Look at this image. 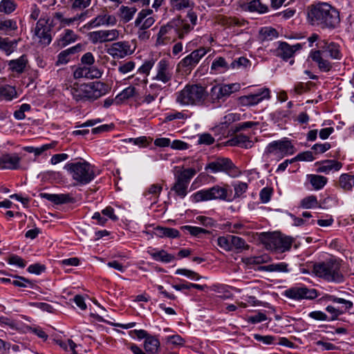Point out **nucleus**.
Listing matches in <instances>:
<instances>
[{"instance_id": "52", "label": "nucleus", "mask_w": 354, "mask_h": 354, "mask_svg": "<svg viewBox=\"0 0 354 354\" xmlns=\"http://www.w3.org/2000/svg\"><path fill=\"white\" fill-rule=\"evenodd\" d=\"M136 89L134 86H129L124 89L118 96L116 99L127 100L136 95Z\"/></svg>"}, {"instance_id": "47", "label": "nucleus", "mask_w": 354, "mask_h": 354, "mask_svg": "<svg viewBox=\"0 0 354 354\" xmlns=\"http://www.w3.org/2000/svg\"><path fill=\"white\" fill-rule=\"evenodd\" d=\"M317 206H318L317 197L313 195L303 198L300 202V207L304 209H310Z\"/></svg>"}, {"instance_id": "27", "label": "nucleus", "mask_w": 354, "mask_h": 354, "mask_svg": "<svg viewBox=\"0 0 354 354\" xmlns=\"http://www.w3.org/2000/svg\"><path fill=\"white\" fill-rule=\"evenodd\" d=\"M17 44V39L10 40L8 37H0V50L8 56L15 50Z\"/></svg>"}, {"instance_id": "56", "label": "nucleus", "mask_w": 354, "mask_h": 354, "mask_svg": "<svg viewBox=\"0 0 354 354\" xmlns=\"http://www.w3.org/2000/svg\"><path fill=\"white\" fill-rule=\"evenodd\" d=\"M91 0H72V10H83L90 5Z\"/></svg>"}, {"instance_id": "57", "label": "nucleus", "mask_w": 354, "mask_h": 354, "mask_svg": "<svg viewBox=\"0 0 354 354\" xmlns=\"http://www.w3.org/2000/svg\"><path fill=\"white\" fill-rule=\"evenodd\" d=\"M182 229L187 230L192 235H193L194 236H198L201 233H204V234L208 233L207 230H206L203 228L199 227H193V226L185 225V226H183Z\"/></svg>"}, {"instance_id": "13", "label": "nucleus", "mask_w": 354, "mask_h": 354, "mask_svg": "<svg viewBox=\"0 0 354 354\" xmlns=\"http://www.w3.org/2000/svg\"><path fill=\"white\" fill-rule=\"evenodd\" d=\"M35 35L39 38V41L44 45H48L52 41L50 26L48 20L40 19L36 25Z\"/></svg>"}, {"instance_id": "43", "label": "nucleus", "mask_w": 354, "mask_h": 354, "mask_svg": "<svg viewBox=\"0 0 354 354\" xmlns=\"http://www.w3.org/2000/svg\"><path fill=\"white\" fill-rule=\"evenodd\" d=\"M171 6L176 10L192 8L194 3L190 0H169Z\"/></svg>"}, {"instance_id": "49", "label": "nucleus", "mask_w": 354, "mask_h": 354, "mask_svg": "<svg viewBox=\"0 0 354 354\" xmlns=\"http://www.w3.org/2000/svg\"><path fill=\"white\" fill-rule=\"evenodd\" d=\"M339 185L341 188L346 191L352 189L353 185L351 184L350 175L343 174L339 176Z\"/></svg>"}, {"instance_id": "10", "label": "nucleus", "mask_w": 354, "mask_h": 354, "mask_svg": "<svg viewBox=\"0 0 354 354\" xmlns=\"http://www.w3.org/2000/svg\"><path fill=\"white\" fill-rule=\"evenodd\" d=\"M285 296L290 299H313L317 297L315 289H308L306 287H292L285 291Z\"/></svg>"}, {"instance_id": "59", "label": "nucleus", "mask_w": 354, "mask_h": 354, "mask_svg": "<svg viewBox=\"0 0 354 354\" xmlns=\"http://www.w3.org/2000/svg\"><path fill=\"white\" fill-rule=\"evenodd\" d=\"M176 274H183L189 278L196 279L197 280L201 278V277L198 273L187 269H178L176 271Z\"/></svg>"}, {"instance_id": "50", "label": "nucleus", "mask_w": 354, "mask_h": 354, "mask_svg": "<svg viewBox=\"0 0 354 354\" xmlns=\"http://www.w3.org/2000/svg\"><path fill=\"white\" fill-rule=\"evenodd\" d=\"M220 100H223V97L221 92L220 84H216L211 88L209 93V100L214 104Z\"/></svg>"}, {"instance_id": "25", "label": "nucleus", "mask_w": 354, "mask_h": 354, "mask_svg": "<svg viewBox=\"0 0 354 354\" xmlns=\"http://www.w3.org/2000/svg\"><path fill=\"white\" fill-rule=\"evenodd\" d=\"M230 146H241L242 147L249 149L253 146V142L250 140L249 138L243 134L236 135L232 139L227 142Z\"/></svg>"}, {"instance_id": "23", "label": "nucleus", "mask_w": 354, "mask_h": 354, "mask_svg": "<svg viewBox=\"0 0 354 354\" xmlns=\"http://www.w3.org/2000/svg\"><path fill=\"white\" fill-rule=\"evenodd\" d=\"M81 49V45L77 44L75 46L66 49L62 51L57 56L56 61V66L63 65L67 64L70 61L71 55L75 54Z\"/></svg>"}, {"instance_id": "22", "label": "nucleus", "mask_w": 354, "mask_h": 354, "mask_svg": "<svg viewBox=\"0 0 354 354\" xmlns=\"http://www.w3.org/2000/svg\"><path fill=\"white\" fill-rule=\"evenodd\" d=\"M310 56L317 64L320 71L328 72L332 68L331 63L324 58L320 50L311 51Z\"/></svg>"}, {"instance_id": "15", "label": "nucleus", "mask_w": 354, "mask_h": 354, "mask_svg": "<svg viewBox=\"0 0 354 354\" xmlns=\"http://www.w3.org/2000/svg\"><path fill=\"white\" fill-rule=\"evenodd\" d=\"M234 167V164L229 158H218L208 163L205 169H209L213 173L225 172L230 174Z\"/></svg>"}, {"instance_id": "60", "label": "nucleus", "mask_w": 354, "mask_h": 354, "mask_svg": "<svg viewBox=\"0 0 354 354\" xmlns=\"http://www.w3.org/2000/svg\"><path fill=\"white\" fill-rule=\"evenodd\" d=\"M234 197H239L245 193L248 189V184L243 182H239L238 184L234 185Z\"/></svg>"}, {"instance_id": "40", "label": "nucleus", "mask_w": 354, "mask_h": 354, "mask_svg": "<svg viewBox=\"0 0 354 354\" xmlns=\"http://www.w3.org/2000/svg\"><path fill=\"white\" fill-rule=\"evenodd\" d=\"M86 15V12H81L80 14L76 15L73 17L71 18H64V15L61 12H55L54 14V18L60 21L62 23H64V25H70L75 21L82 19Z\"/></svg>"}, {"instance_id": "41", "label": "nucleus", "mask_w": 354, "mask_h": 354, "mask_svg": "<svg viewBox=\"0 0 354 354\" xmlns=\"http://www.w3.org/2000/svg\"><path fill=\"white\" fill-rule=\"evenodd\" d=\"M150 255L156 261H160L165 263H169L175 259V257L167 253L164 250L155 252H150Z\"/></svg>"}, {"instance_id": "28", "label": "nucleus", "mask_w": 354, "mask_h": 354, "mask_svg": "<svg viewBox=\"0 0 354 354\" xmlns=\"http://www.w3.org/2000/svg\"><path fill=\"white\" fill-rule=\"evenodd\" d=\"M77 35L71 30H65L64 33L57 41V45L59 48H64L68 44L75 42L77 39Z\"/></svg>"}, {"instance_id": "29", "label": "nucleus", "mask_w": 354, "mask_h": 354, "mask_svg": "<svg viewBox=\"0 0 354 354\" xmlns=\"http://www.w3.org/2000/svg\"><path fill=\"white\" fill-rule=\"evenodd\" d=\"M17 97V93L14 86L5 85L0 86V100L10 101Z\"/></svg>"}, {"instance_id": "48", "label": "nucleus", "mask_w": 354, "mask_h": 354, "mask_svg": "<svg viewBox=\"0 0 354 354\" xmlns=\"http://www.w3.org/2000/svg\"><path fill=\"white\" fill-rule=\"evenodd\" d=\"M17 29V24L16 21L13 19L0 21V30L8 32L10 30H16Z\"/></svg>"}, {"instance_id": "6", "label": "nucleus", "mask_w": 354, "mask_h": 354, "mask_svg": "<svg viewBox=\"0 0 354 354\" xmlns=\"http://www.w3.org/2000/svg\"><path fill=\"white\" fill-rule=\"evenodd\" d=\"M339 269L340 266L338 262L330 261L315 264L313 267V272L316 276L327 281L341 282L343 281V274L340 272Z\"/></svg>"}, {"instance_id": "42", "label": "nucleus", "mask_w": 354, "mask_h": 354, "mask_svg": "<svg viewBox=\"0 0 354 354\" xmlns=\"http://www.w3.org/2000/svg\"><path fill=\"white\" fill-rule=\"evenodd\" d=\"M248 9L251 12L266 13L268 11V7L263 3L261 0H252L248 4Z\"/></svg>"}, {"instance_id": "20", "label": "nucleus", "mask_w": 354, "mask_h": 354, "mask_svg": "<svg viewBox=\"0 0 354 354\" xmlns=\"http://www.w3.org/2000/svg\"><path fill=\"white\" fill-rule=\"evenodd\" d=\"M116 24V19L113 15H107L104 11L98 15L92 21L88 23L86 26L88 28L98 27L100 26L115 25Z\"/></svg>"}, {"instance_id": "12", "label": "nucleus", "mask_w": 354, "mask_h": 354, "mask_svg": "<svg viewBox=\"0 0 354 354\" xmlns=\"http://www.w3.org/2000/svg\"><path fill=\"white\" fill-rule=\"evenodd\" d=\"M88 39L94 44L115 40L119 37L116 29L91 32L88 34Z\"/></svg>"}, {"instance_id": "58", "label": "nucleus", "mask_w": 354, "mask_h": 354, "mask_svg": "<svg viewBox=\"0 0 354 354\" xmlns=\"http://www.w3.org/2000/svg\"><path fill=\"white\" fill-rule=\"evenodd\" d=\"M221 68H223L225 69H227V64L225 62V59L222 57H220L215 59L212 64V69L217 71L220 69Z\"/></svg>"}, {"instance_id": "24", "label": "nucleus", "mask_w": 354, "mask_h": 354, "mask_svg": "<svg viewBox=\"0 0 354 354\" xmlns=\"http://www.w3.org/2000/svg\"><path fill=\"white\" fill-rule=\"evenodd\" d=\"M28 64L26 55H22L18 59L10 60L8 63V68L13 73H22Z\"/></svg>"}, {"instance_id": "63", "label": "nucleus", "mask_w": 354, "mask_h": 354, "mask_svg": "<svg viewBox=\"0 0 354 354\" xmlns=\"http://www.w3.org/2000/svg\"><path fill=\"white\" fill-rule=\"evenodd\" d=\"M8 263L10 264L16 265L21 268L26 266L24 260L17 255H12L8 259Z\"/></svg>"}, {"instance_id": "61", "label": "nucleus", "mask_w": 354, "mask_h": 354, "mask_svg": "<svg viewBox=\"0 0 354 354\" xmlns=\"http://www.w3.org/2000/svg\"><path fill=\"white\" fill-rule=\"evenodd\" d=\"M135 68V63L132 61L127 62L124 64H121L118 67V71L122 74H127Z\"/></svg>"}, {"instance_id": "33", "label": "nucleus", "mask_w": 354, "mask_h": 354, "mask_svg": "<svg viewBox=\"0 0 354 354\" xmlns=\"http://www.w3.org/2000/svg\"><path fill=\"white\" fill-rule=\"evenodd\" d=\"M136 12L135 7L122 6L119 9V17L124 23H127L133 19Z\"/></svg>"}, {"instance_id": "51", "label": "nucleus", "mask_w": 354, "mask_h": 354, "mask_svg": "<svg viewBox=\"0 0 354 354\" xmlns=\"http://www.w3.org/2000/svg\"><path fill=\"white\" fill-rule=\"evenodd\" d=\"M230 235L227 236H219L217 239V243L220 248L225 251L232 250L231 243H230Z\"/></svg>"}, {"instance_id": "62", "label": "nucleus", "mask_w": 354, "mask_h": 354, "mask_svg": "<svg viewBox=\"0 0 354 354\" xmlns=\"http://www.w3.org/2000/svg\"><path fill=\"white\" fill-rule=\"evenodd\" d=\"M254 337L259 342H262L265 344H272L275 340V337L271 335L263 336L259 334H255Z\"/></svg>"}, {"instance_id": "9", "label": "nucleus", "mask_w": 354, "mask_h": 354, "mask_svg": "<svg viewBox=\"0 0 354 354\" xmlns=\"http://www.w3.org/2000/svg\"><path fill=\"white\" fill-rule=\"evenodd\" d=\"M172 77V68L169 61L165 59L160 60L156 66V75L153 77V80L165 84L169 83Z\"/></svg>"}, {"instance_id": "53", "label": "nucleus", "mask_w": 354, "mask_h": 354, "mask_svg": "<svg viewBox=\"0 0 354 354\" xmlns=\"http://www.w3.org/2000/svg\"><path fill=\"white\" fill-rule=\"evenodd\" d=\"M17 280H14L12 283L14 286L18 287H30L33 288L34 283L28 279L23 277L16 276Z\"/></svg>"}, {"instance_id": "5", "label": "nucleus", "mask_w": 354, "mask_h": 354, "mask_svg": "<svg viewBox=\"0 0 354 354\" xmlns=\"http://www.w3.org/2000/svg\"><path fill=\"white\" fill-rule=\"evenodd\" d=\"M64 169L70 173L77 185H86L95 177L93 166L85 160L67 163Z\"/></svg>"}, {"instance_id": "44", "label": "nucleus", "mask_w": 354, "mask_h": 354, "mask_svg": "<svg viewBox=\"0 0 354 354\" xmlns=\"http://www.w3.org/2000/svg\"><path fill=\"white\" fill-rule=\"evenodd\" d=\"M262 270L268 272H286L288 271V265L286 263H273L267 266H262Z\"/></svg>"}, {"instance_id": "14", "label": "nucleus", "mask_w": 354, "mask_h": 354, "mask_svg": "<svg viewBox=\"0 0 354 354\" xmlns=\"http://www.w3.org/2000/svg\"><path fill=\"white\" fill-rule=\"evenodd\" d=\"M280 152L282 156L294 153V147L291 142L287 139L277 140L270 142L266 147L268 153Z\"/></svg>"}, {"instance_id": "32", "label": "nucleus", "mask_w": 354, "mask_h": 354, "mask_svg": "<svg viewBox=\"0 0 354 354\" xmlns=\"http://www.w3.org/2000/svg\"><path fill=\"white\" fill-rule=\"evenodd\" d=\"M160 346L158 339L153 336L149 335L145 341L144 348L149 354H156Z\"/></svg>"}, {"instance_id": "17", "label": "nucleus", "mask_w": 354, "mask_h": 354, "mask_svg": "<svg viewBox=\"0 0 354 354\" xmlns=\"http://www.w3.org/2000/svg\"><path fill=\"white\" fill-rule=\"evenodd\" d=\"M153 10L151 9H143L138 15L134 24L136 28H141L147 30L155 23V19L151 17Z\"/></svg>"}, {"instance_id": "2", "label": "nucleus", "mask_w": 354, "mask_h": 354, "mask_svg": "<svg viewBox=\"0 0 354 354\" xmlns=\"http://www.w3.org/2000/svg\"><path fill=\"white\" fill-rule=\"evenodd\" d=\"M192 30L191 25L185 19L177 17L162 26L158 33L156 45H165L175 41L177 38L183 39Z\"/></svg>"}, {"instance_id": "21", "label": "nucleus", "mask_w": 354, "mask_h": 354, "mask_svg": "<svg viewBox=\"0 0 354 354\" xmlns=\"http://www.w3.org/2000/svg\"><path fill=\"white\" fill-rule=\"evenodd\" d=\"M270 242L275 250L283 252L291 248L292 239L289 236L278 234L273 236Z\"/></svg>"}, {"instance_id": "64", "label": "nucleus", "mask_w": 354, "mask_h": 354, "mask_svg": "<svg viewBox=\"0 0 354 354\" xmlns=\"http://www.w3.org/2000/svg\"><path fill=\"white\" fill-rule=\"evenodd\" d=\"M184 339L178 335H171L167 337V342L175 346H181L184 344Z\"/></svg>"}, {"instance_id": "46", "label": "nucleus", "mask_w": 354, "mask_h": 354, "mask_svg": "<svg viewBox=\"0 0 354 354\" xmlns=\"http://www.w3.org/2000/svg\"><path fill=\"white\" fill-rule=\"evenodd\" d=\"M16 3L12 0H2L0 2V12L10 14L16 8Z\"/></svg>"}, {"instance_id": "34", "label": "nucleus", "mask_w": 354, "mask_h": 354, "mask_svg": "<svg viewBox=\"0 0 354 354\" xmlns=\"http://www.w3.org/2000/svg\"><path fill=\"white\" fill-rule=\"evenodd\" d=\"M162 90L160 85L156 83L151 84L149 86L148 94H146L143 100V102L149 104L153 102L158 95L159 92Z\"/></svg>"}, {"instance_id": "36", "label": "nucleus", "mask_w": 354, "mask_h": 354, "mask_svg": "<svg viewBox=\"0 0 354 354\" xmlns=\"http://www.w3.org/2000/svg\"><path fill=\"white\" fill-rule=\"evenodd\" d=\"M309 181L313 188L319 190L324 187L327 183V178L323 176L310 174L308 176Z\"/></svg>"}, {"instance_id": "1", "label": "nucleus", "mask_w": 354, "mask_h": 354, "mask_svg": "<svg viewBox=\"0 0 354 354\" xmlns=\"http://www.w3.org/2000/svg\"><path fill=\"white\" fill-rule=\"evenodd\" d=\"M307 19L312 26L322 29H334L340 23L339 11L328 3L321 2L308 8Z\"/></svg>"}, {"instance_id": "8", "label": "nucleus", "mask_w": 354, "mask_h": 354, "mask_svg": "<svg viewBox=\"0 0 354 354\" xmlns=\"http://www.w3.org/2000/svg\"><path fill=\"white\" fill-rule=\"evenodd\" d=\"M194 202H201L211 200H227V190L225 187L215 185L207 189L198 191L193 195Z\"/></svg>"}, {"instance_id": "16", "label": "nucleus", "mask_w": 354, "mask_h": 354, "mask_svg": "<svg viewBox=\"0 0 354 354\" xmlns=\"http://www.w3.org/2000/svg\"><path fill=\"white\" fill-rule=\"evenodd\" d=\"M207 53L204 48H201L192 52L189 55L183 59L178 66L183 68L191 69L196 66L200 59Z\"/></svg>"}, {"instance_id": "38", "label": "nucleus", "mask_w": 354, "mask_h": 354, "mask_svg": "<svg viewBox=\"0 0 354 354\" xmlns=\"http://www.w3.org/2000/svg\"><path fill=\"white\" fill-rule=\"evenodd\" d=\"M156 234L160 237L176 238L179 236V232L174 228L157 227Z\"/></svg>"}, {"instance_id": "26", "label": "nucleus", "mask_w": 354, "mask_h": 354, "mask_svg": "<svg viewBox=\"0 0 354 354\" xmlns=\"http://www.w3.org/2000/svg\"><path fill=\"white\" fill-rule=\"evenodd\" d=\"M41 196L49 201L56 205L71 203L73 201V198L69 194H41Z\"/></svg>"}, {"instance_id": "31", "label": "nucleus", "mask_w": 354, "mask_h": 354, "mask_svg": "<svg viewBox=\"0 0 354 354\" xmlns=\"http://www.w3.org/2000/svg\"><path fill=\"white\" fill-rule=\"evenodd\" d=\"M342 164L335 160H327L322 162V165L317 169L318 172L328 174L332 169L339 170Z\"/></svg>"}, {"instance_id": "55", "label": "nucleus", "mask_w": 354, "mask_h": 354, "mask_svg": "<svg viewBox=\"0 0 354 354\" xmlns=\"http://www.w3.org/2000/svg\"><path fill=\"white\" fill-rule=\"evenodd\" d=\"M162 190V187L161 185L153 184L149 187L147 191L145 193V195L147 196V194H152L154 198L157 200ZM155 202H156V201H155Z\"/></svg>"}, {"instance_id": "54", "label": "nucleus", "mask_w": 354, "mask_h": 354, "mask_svg": "<svg viewBox=\"0 0 354 354\" xmlns=\"http://www.w3.org/2000/svg\"><path fill=\"white\" fill-rule=\"evenodd\" d=\"M155 61L153 59H151L145 61L143 64L138 68V72L146 75H149L150 71L154 66Z\"/></svg>"}, {"instance_id": "18", "label": "nucleus", "mask_w": 354, "mask_h": 354, "mask_svg": "<svg viewBox=\"0 0 354 354\" xmlns=\"http://www.w3.org/2000/svg\"><path fill=\"white\" fill-rule=\"evenodd\" d=\"M130 52V46L127 41L113 43L108 49L107 53L115 59L126 57Z\"/></svg>"}, {"instance_id": "39", "label": "nucleus", "mask_w": 354, "mask_h": 354, "mask_svg": "<svg viewBox=\"0 0 354 354\" xmlns=\"http://www.w3.org/2000/svg\"><path fill=\"white\" fill-rule=\"evenodd\" d=\"M241 88L239 84H220V89L223 100L228 97L231 94L239 91Z\"/></svg>"}, {"instance_id": "4", "label": "nucleus", "mask_w": 354, "mask_h": 354, "mask_svg": "<svg viewBox=\"0 0 354 354\" xmlns=\"http://www.w3.org/2000/svg\"><path fill=\"white\" fill-rule=\"evenodd\" d=\"M208 93L200 84H187L177 93L176 102L181 105L200 106L205 103Z\"/></svg>"}, {"instance_id": "35", "label": "nucleus", "mask_w": 354, "mask_h": 354, "mask_svg": "<svg viewBox=\"0 0 354 354\" xmlns=\"http://www.w3.org/2000/svg\"><path fill=\"white\" fill-rule=\"evenodd\" d=\"M322 54L328 55L333 59H340V52L339 50V46L335 43H330L326 47H323Z\"/></svg>"}, {"instance_id": "3", "label": "nucleus", "mask_w": 354, "mask_h": 354, "mask_svg": "<svg viewBox=\"0 0 354 354\" xmlns=\"http://www.w3.org/2000/svg\"><path fill=\"white\" fill-rule=\"evenodd\" d=\"M108 91V85L100 82L84 84L71 88V93L76 101H94Z\"/></svg>"}, {"instance_id": "30", "label": "nucleus", "mask_w": 354, "mask_h": 354, "mask_svg": "<svg viewBox=\"0 0 354 354\" xmlns=\"http://www.w3.org/2000/svg\"><path fill=\"white\" fill-rule=\"evenodd\" d=\"M276 55L284 60H287L293 55L292 47L286 42H280L276 49Z\"/></svg>"}, {"instance_id": "11", "label": "nucleus", "mask_w": 354, "mask_h": 354, "mask_svg": "<svg viewBox=\"0 0 354 354\" xmlns=\"http://www.w3.org/2000/svg\"><path fill=\"white\" fill-rule=\"evenodd\" d=\"M270 97V90L263 88L254 94L241 96L239 98V102L242 106H250L257 105L264 99H269Z\"/></svg>"}, {"instance_id": "7", "label": "nucleus", "mask_w": 354, "mask_h": 354, "mask_svg": "<svg viewBox=\"0 0 354 354\" xmlns=\"http://www.w3.org/2000/svg\"><path fill=\"white\" fill-rule=\"evenodd\" d=\"M201 168L197 169L195 168L184 169L177 171L175 174V183L171 188L175 194L183 198L187 194V189L191 179L200 171Z\"/></svg>"}, {"instance_id": "45", "label": "nucleus", "mask_w": 354, "mask_h": 354, "mask_svg": "<svg viewBox=\"0 0 354 354\" xmlns=\"http://www.w3.org/2000/svg\"><path fill=\"white\" fill-rule=\"evenodd\" d=\"M230 243H231V247L232 250L233 248L237 250H242V249H248L249 246L248 244H246L244 239H243L241 237L230 235Z\"/></svg>"}, {"instance_id": "19", "label": "nucleus", "mask_w": 354, "mask_h": 354, "mask_svg": "<svg viewBox=\"0 0 354 354\" xmlns=\"http://www.w3.org/2000/svg\"><path fill=\"white\" fill-rule=\"evenodd\" d=\"M20 161L17 153H4L0 157V169H17L20 167Z\"/></svg>"}, {"instance_id": "37", "label": "nucleus", "mask_w": 354, "mask_h": 354, "mask_svg": "<svg viewBox=\"0 0 354 354\" xmlns=\"http://www.w3.org/2000/svg\"><path fill=\"white\" fill-rule=\"evenodd\" d=\"M278 37L276 29L270 27L263 28L259 31V39L261 41L272 40Z\"/></svg>"}]
</instances>
